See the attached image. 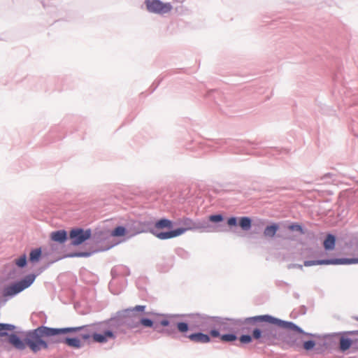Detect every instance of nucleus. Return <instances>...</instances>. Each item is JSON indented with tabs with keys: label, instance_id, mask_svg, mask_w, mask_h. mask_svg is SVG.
Returning <instances> with one entry per match:
<instances>
[{
	"label": "nucleus",
	"instance_id": "b1692460",
	"mask_svg": "<svg viewBox=\"0 0 358 358\" xmlns=\"http://www.w3.org/2000/svg\"><path fill=\"white\" fill-rule=\"evenodd\" d=\"M221 340L224 342H231L236 340V336L233 334H224L221 336Z\"/></svg>",
	"mask_w": 358,
	"mask_h": 358
},
{
	"label": "nucleus",
	"instance_id": "412c9836",
	"mask_svg": "<svg viewBox=\"0 0 358 358\" xmlns=\"http://www.w3.org/2000/svg\"><path fill=\"white\" fill-rule=\"evenodd\" d=\"M41 255V249H35L33 250L30 252V261L31 262H38L40 257Z\"/></svg>",
	"mask_w": 358,
	"mask_h": 358
},
{
	"label": "nucleus",
	"instance_id": "7ed1b4c3",
	"mask_svg": "<svg viewBox=\"0 0 358 358\" xmlns=\"http://www.w3.org/2000/svg\"><path fill=\"white\" fill-rule=\"evenodd\" d=\"M183 224L187 226V228H178L175 230L166 232H153V234L159 239L165 240L179 236L183 234L187 230L196 228L195 224L189 218L184 219Z\"/></svg>",
	"mask_w": 358,
	"mask_h": 358
},
{
	"label": "nucleus",
	"instance_id": "9b49d317",
	"mask_svg": "<svg viewBox=\"0 0 358 358\" xmlns=\"http://www.w3.org/2000/svg\"><path fill=\"white\" fill-rule=\"evenodd\" d=\"M145 308V306L138 305L134 308H127L122 311V315L123 317H136V312H144Z\"/></svg>",
	"mask_w": 358,
	"mask_h": 358
},
{
	"label": "nucleus",
	"instance_id": "c9c22d12",
	"mask_svg": "<svg viewBox=\"0 0 358 358\" xmlns=\"http://www.w3.org/2000/svg\"><path fill=\"white\" fill-rule=\"evenodd\" d=\"M138 324H139L138 322H136L132 324H129V323L127 324L128 327L131 329L137 327L138 326Z\"/></svg>",
	"mask_w": 358,
	"mask_h": 358
},
{
	"label": "nucleus",
	"instance_id": "58836bf2",
	"mask_svg": "<svg viewBox=\"0 0 358 358\" xmlns=\"http://www.w3.org/2000/svg\"><path fill=\"white\" fill-rule=\"evenodd\" d=\"M357 320H358V318H357Z\"/></svg>",
	"mask_w": 358,
	"mask_h": 358
},
{
	"label": "nucleus",
	"instance_id": "c85d7f7f",
	"mask_svg": "<svg viewBox=\"0 0 358 358\" xmlns=\"http://www.w3.org/2000/svg\"><path fill=\"white\" fill-rule=\"evenodd\" d=\"M263 331H262L259 329H255L252 331V336L255 339H262Z\"/></svg>",
	"mask_w": 358,
	"mask_h": 358
},
{
	"label": "nucleus",
	"instance_id": "423d86ee",
	"mask_svg": "<svg viewBox=\"0 0 358 358\" xmlns=\"http://www.w3.org/2000/svg\"><path fill=\"white\" fill-rule=\"evenodd\" d=\"M357 263H358V258L334 259L305 261L304 266H314V265H322V264H357Z\"/></svg>",
	"mask_w": 358,
	"mask_h": 358
},
{
	"label": "nucleus",
	"instance_id": "a211bd4d",
	"mask_svg": "<svg viewBox=\"0 0 358 358\" xmlns=\"http://www.w3.org/2000/svg\"><path fill=\"white\" fill-rule=\"evenodd\" d=\"M353 341L347 336H342L340 338V349L341 351L348 350L352 345Z\"/></svg>",
	"mask_w": 358,
	"mask_h": 358
},
{
	"label": "nucleus",
	"instance_id": "20e7f679",
	"mask_svg": "<svg viewBox=\"0 0 358 358\" xmlns=\"http://www.w3.org/2000/svg\"><path fill=\"white\" fill-rule=\"evenodd\" d=\"M35 280L33 275H27L25 278L4 289L3 295L5 296H13L24 289L29 287Z\"/></svg>",
	"mask_w": 358,
	"mask_h": 358
},
{
	"label": "nucleus",
	"instance_id": "aec40b11",
	"mask_svg": "<svg viewBox=\"0 0 358 358\" xmlns=\"http://www.w3.org/2000/svg\"><path fill=\"white\" fill-rule=\"evenodd\" d=\"M126 234V229L124 227H117L111 232V236L114 237L123 236Z\"/></svg>",
	"mask_w": 358,
	"mask_h": 358
},
{
	"label": "nucleus",
	"instance_id": "473e14b6",
	"mask_svg": "<svg viewBox=\"0 0 358 358\" xmlns=\"http://www.w3.org/2000/svg\"><path fill=\"white\" fill-rule=\"evenodd\" d=\"M90 253L89 252H79V253H75L73 255H70L69 257H88L90 256Z\"/></svg>",
	"mask_w": 358,
	"mask_h": 358
},
{
	"label": "nucleus",
	"instance_id": "0eeeda50",
	"mask_svg": "<svg viewBox=\"0 0 358 358\" xmlns=\"http://www.w3.org/2000/svg\"><path fill=\"white\" fill-rule=\"evenodd\" d=\"M91 236L90 230H83L82 229H73L70 231L69 237L71 240V244L78 245L85 241L88 240Z\"/></svg>",
	"mask_w": 358,
	"mask_h": 358
},
{
	"label": "nucleus",
	"instance_id": "f3484780",
	"mask_svg": "<svg viewBox=\"0 0 358 358\" xmlns=\"http://www.w3.org/2000/svg\"><path fill=\"white\" fill-rule=\"evenodd\" d=\"M279 229V226L278 224H272L271 225L267 226L264 231V235L266 237H273L277 231Z\"/></svg>",
	"mask_w": 358,
	"mask_h": 358
},
{
	"label": "nucleus",
	"instance_id": "5701e85b",
	"mask_svg": "<svg viewBox=\"0 0 358 358\" xmlns=\"http://www.w3.org/2000/svg\"><path fill=\"white\" fill-rule=\"evenodd\" d=\"M288 229L290 231H297L301 234H304V231L303 230L301 226L298 223H293L288 226Z\"/></svg>",
	"mask_w": 358,
	"mask_h": 358
},
{
	"label": "nucleus",
	"instance_id": "c756f323",
	"mask_svg": "<svg viewBox=\"0 0 358 358\" xmlns=\"http://www.w3.org/2000/svg\"><path fill=\"white\" fill-rule=\"evenodd\" d=\"M15 329V326L9 324H1L0 323V331H13Z\"/></svg>",
	"mask_w": 358,
	"mask_h": 358
},
{
	"label": "nucleus",
	"instance_id": "2f4dec72",
	"mask_svg": "<svg viewBox=\"0 0 358 358\" xmlns=\"http://www.w3.org/2000/svg\"><path fill=\"white\" fill-rule=\"evenodd\" d=\"M227 224L229 225V226H236L237 224V221H236V217H230L228 220H227Z\"/></svg>",
	"mask_w": 358,
	"mask_h": 358
},
{
	"label": "nucleus",
	"instance_id": "9d476101",
	"mask_svg": "<svg viewBox=\"0 0 358 358\" xmlns=\"http://www.w3.org/2000/svg\"><path fill=\"white\" fill-rule=\"evenodd\" d=\"M8 342L18 350H24L26 348L25 341H22L17 335L12 334L8 336Z\"/></svg>",
	"mask_w": 358,
	"mask_h": 358
},
{
	"label": "nucleus",
	"instance_id": "f03ea898",
	"mask_svg": "<svg viewBox=\"0 0 358 358\" xmlns=\"http://www.w3.org/2000/svg\"><path fill=\"white\" fill-rule=\"evenodd\" d=\"M246 321L250 324H255L256 322H267L293 331V333L287 334L284 337L285 342L292 348L300 347L303 342L305 336L309 335L303 332L302 329L292 322L282 321L268 315L249 317Z\"/></svg>",
	"mask_w": 358,
	"mask_h": 358
},
{
	"label": "nucleus",
	"instance_id": "1a4fd4ad",
	"mask_svg": "<svg viewBox=\"0 0 358 358\" xmlns=\"http://www.w3.org/2000/svg\"><path fill=\"white\" fill-rule=\"evenodd\" d=\"M115 335L112 330L106 329L103 333H94L92 335L94 341L103 343H106L110 339H115Z\"/></svg>",
	"mask_w": 358,
	"mask_h": 358
},
{
	"label": "nucleus",
	"instance_id": "f8f14e48",
	"mask_svg": "<svg viewBox=\"0 0 358 358\" xmlns=\"http://www.w3.org/2000/svg\"><path fill=\"white\" fill-rule=\"evenodd\" d=\"M55 343H64L68 346L78 348L81 346L80 340L79 338H66L63 340L57 339L55 341Z\"/></svg>",
	"mask_w": 358,
	"mask_h": 358
},
{
	"label": "nucleus",
	"instance_id": "39448f33",
	"mask_svg": "<svg viewBox=\"0 0 358 358\" xmlns=\"http://www.w3.org/2000/svg\"><path fill=\"white\" fill-rule=\"evenodd\" d=\"M145 3L147 10L153 13L162 15L168 13L172 9L170 3H164L160 0H145Z\"/></svg>",
	"mask_w": 358,
	"mask_h": 358
},
{
	"label": "nucleus",
	"instance_id": "f704fd0d",
	"mask_svg": "<svg viewBox=\"0 0 358 358\" xmlns=\"http://www.w3.org/2000/svg\"><path fill=\"white\" fill-rule=\"evenodd\" d=\"M210 335L213 337H217L220 336V334H219V331L217 330H212V331H210Z\"/></svg>",
	"mask_w": 358,
	"mask_h": 358
},
{
	"label": "nucleus",
	"instance_id": "2eb2a0df",
	"mask_svg": "<svg viewBox=\"0 0 358 358\" xmlns=\"http://www.w3.org/2000/svg\"><path fill=\"white\" fill-rule=\"evenodd\" d=\"M189 338L196 343H208L210 341V338L208 335L202 333L192 334L189 336Z\"/></svg>",
	"mask_w": 358,
	"mask_h": 358
},
{
	"label": "nucleus",
	"instance_id": "bb28decb",
	"mask_svg": "<svg viewBox=\"0 0 358 358\" xmlns=\"http://www.w3.org/2000/svg\"><path fill=\"white\" fill-rule=\"evenodd\" d=\"M209 220L213 222H219L223 220V217L221 215H212L208 217Z\"/></svg>",
	"mask_w": 358,
	"mask_h": 358
},
{
	"label": "nucleus",
	"instance_id": "a878e982",
	"mask_svg": "<svg viewBox=\"0 0 358 358\" xmlns=\"http://www.w3.org/2000/svg\"><path fill=\"white\" fill-rule=\"evenodd\" d=\"M177 328L179 331L184 333L187 331L188 330V325L185 322H178L177 324Z\"/></svg>",
	"mask_w": 358,
	"mask_h": 358
},
{
	"label": "nucleus",
	"instance_id": "6e6552de",
	"mask_svg": "<svg viewBox=\"0 0 358 358\" xmlns=\"http://www.w3.org/2000/svg\"><path fill=\"white\" fill-rule=\"evenodd\" d=\"M278 331L272 327H267L263 329L262 339L259 341L262 343L273 345L278 338Z\"/></svg>",
	"mask_w": 358,
	"mask_h": 358
},
{
	"label": "nucleus",
	"instance_id": "72a5a7b5",
	"mask_svg": "<svg viewBox=\"0 0 358 358\" xmlns=\"http://www.w3.org/2000/svg\"><path fill=\"white\" fill-rule=\"evenodd\" d=\"M79 337L83 340H87L90 337V336L88 334L80 333L79 334Z\"/></svg>",
	"mask_w": 358,
	"mask_h": 358
},
{
	"label": "nucleus",
	"instance_id": "ddd939ff",
	"mask_svg": "<svg viewBox=\"0 0 358 358\" xmlns=\"http://www.w3.org/2000/svg\"><path fill=\"white\" fill-rule=\"evenodd\" d=\"M50 237L52 241L62 243L66 240L67 234L64 230H59L52 232Z\"/></svg>",
	"mask_w": 358,
	"mask_h": 358
},
{
	"label": "nucleus",
	"instance_id": "6ab92c4d",
	"mask_svg": "<svg viewBox=\"0 0 358 358\" xmlns=\"http://www.w3.org/2000/svg\"><path fill=\"white\" fill-rule=\"evenodd\" d=\"M240 227L243 230H248L251 227V220L248 217H242L239 222Z\"/></svg>",
	"mask_w": 358,
	"mask_h": 358
},
{
	"label": "nucleus",
	"instance_id": "4c0bfd02",
	"mask_svg": "<svg viewBox=\"0 0 358 358\" xmlns=\"http://www.w3.org/2000/svg\"><path fill=\"white\" fill-rule=\"evenodd\" d=\"M6 336H9L6 332H4L3 331H0V337Z\"/></svg>",
	"mask_w": 358,
	"mask_h": 358
},
{
	"label": "nucleus",
	"instance_id": "393cba45",
	"mask_svg": "<svg viewBox=\"0 0 358 358\" xmlns=\"http://www.w3.org/2000/svg\"><path fill=\"white\" fill-rule=\"evenodd\" d=\"M15 264L19 267H24L27 264L26 255H24L22 257H20L19 259H16Z\"/></svg>",
	"mask_w": 358,
	"mask_h": 358
},
{
	"label": "nucleus",
	"instance_id": "4be33fe9",
	"mask_svg": "<svg viewBox=\"0 0 358 358\" xmlns=\"http://www.w3.org/2000/svg\"><path fill=\"white\" fill-rule=\"evenodd\" d=\"M303 347L306 350H310L315 346V342L313 341H304L302 343Z\"/></svg>",
	"mask_w": 358,
	"mask_h": 358
},
{
	"label": "nucleus",
	"instance_id": "f257e3e1",
	"mask_svg": "<svg viewBox=\"0 0 358 358\" xmlns=\"http://www.w3.org/2000/svg\"><path fill=\"white\" fill-rule=\"evenodd\" d=\"M83 329V327L55 329L42 326L27 332L24 341L26 346H28L33 352H37L43 349L48 348V344L43 338L52 337L70 332L81 331Z\"/></svg>",
	"mask_w": 358,
	"mask_h": 358
},
{
	"label": "nucleus",
	"instance_id": "dca6fc26",
	"mask_svg": "<svg viewBox=\"0 0 358 358\" xmlns=\"http://www.w3.org/2000/svg\"><path fill=\"white\" fill-rule=\"evenodd\" d=\"M335 244L336 238L334 236L331 234H328L323 243L324 249L327 250H334L335 248Z\"/></svg>",
	"mask_w": 358,
	"mask_h": 358
},
{
	"label": "nucleus",
	"instance_id": "e433bc0d",
	"mask_svg": "<svg viewBox=\"0 0 358 358\" xmlns=\"http://www.w3.org/2000/svg\"><path fill=\"white\" fill-rule=\"evenodd\" d=\"M160 324L163 327H166L169 324V322L167 320H162L160 321Z\"/></svg>",
	"mask_w": 358,
	"mask_h": 358
},
{
	"label": "nucleus",
	"instance_id": "7c9ffc66",
	"mask_svg": "<svg viewBox=\"0 0 358 358\" xmlns=\"http://www.w3.org/2000/svg\"><path fill=\"white\" fill-rule=\"evenodd\" d=\"M242 343H249L252 341V337L249 335H243L240 337Z\"/></svg>",
	"mask_w": 358,
	"mask_h": 358
},
{
	"label": "nucleus",
	"instance_id": "cd10ccee",
	"mask_svg": "<svg viewBox=\"0 0 358 358\" xmlns=\"http://www.w3.org/2000/svg\"><path fill=\"white\" fill-rule=\"evenodd\" d=\"M139 322L145 327H151L153 325V322L151 320L147 318L141 319Z\"/></svg>",
	"mask_w": 358,
	"mask_h": 358
},
{
	"label": "nucleus",
	"instance_id": "4468645a",
	"mask_svg": "<svg viewBox=\"0 0 358 358\" xmlns=\"http://www.w3.org/2000/svg\"><path fill=\"white\" fill-rule=\"evenodd\" d=\"M172 227V222L167 219H161L155 222V229L152 231L153 232H158L157 230L162 229H171Z\"/></svg>",
	"mask_w": 358,
	"mask_h": 358
}]
</instances>
